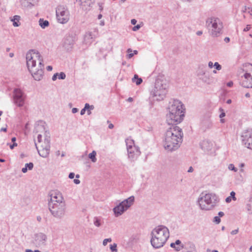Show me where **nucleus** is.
Masks as SVG:
<instances>
[{
	"mask_svg": "<svg viewBox=\"0 0 252 252\" xmlns=\"http://www.w3.org/2000/svg\"><path fill=\"white\" fill-rule=\"evenodd\" d=\"M128 158L130 161L135 160L140 155L139 148L136 146L134 141L131 138L126 139Z\"/></svg>",
	"mask_w": 252,
	"mask_h": 252,
	"instance_id": "obj_10",
	"label": "nucleus"
},
{
	"mask_svg": "<svg viewBox=\"0 0 252 252\" xmlns=\"http://www.w3.org/2000/svg\"><path fill=\"white\" fill-rule=\"evenodd\" d=\"M56 203H65L62 193L57 190L54 191L51 193L50 195V200L48 202V204Z\"/></svg>",
	"mask_w": 252,
	"mask_h": 252,
	"instance_id": "obj_18",
	"label": "nucleus"
},
{
	"mask_svg": "<svg viewBox=\"0 0 252 252\" xmlns=\"http://www.w3.org/2000/svg\"><path fill=\"white\" fill-rule=\"evenodd\" d=\"M111 241L112 239L111 238L105 239L103 241V245L106 246L108 242H111Z\"/></svg>",
	"mask_w": 252,
	"mask_h": 252,
	"instance_id": "obj_40",
	"label": "nucleus"
},
{
	"mask_svg": "<svg viewBox=\"0 0 252 252\" xmlns=\"http://www.w3.org/2000/svg\"><path fill=\"white\" fill-rule=\"evenodd\" d=\"M182 103L177 99L171 100L168 107L166 121L168 125H177L184 119L185 112Z\"/></svg>",
	"mask_w": 252,
	"mask_h": 252,
	"instance_id": "obj_4",
	"label": "nucleus"
},
{
	"mask_svg": "<svg viewBox=\"0 0 252 252\" xmlns=\"http://www.w3.org/2000/svg\"><path fill=\"white\" fill-rule=\"evenodd\" d=\"M219 202V197L214 193L202 192L197 199L200 209L205 211L213 210Z\"/></svg>",
	"mask_w": 252,
	"mask_h": 252,
	"instance_id": "obj_6",
	"label": "nucleus"
},
{
	"mask_svg": "<svg viewBox=\"0 0 252 252\" xmlns=\"http://www.w3.org/2000/svg\"><path fill=\"white\" fill-rule=\"evenodd\" d=\"M193 171V168H192V166H190L188 170V172L189 173H191V172H192Z\"/></svg>",
	"mask_w": 252,
	"mask_h": 252,
	"instance_id": "obj_56",
	"label": "nucleus"
},
{
	"mask_svg": "<svg viewBox=\"0 0 252 252\" xmlns=\"http://www.w3.org/2000/svg\"><path fill=\"white\" fill-rule=\"evenodd\" d=\"M78 111V109L76 108H73L72 109V112L73 114L77 113Z\"/></svg>",
	"mask_w": 252,
	"mask_h": 252,
	"instance_id": "obj_53",
	"label": "nucleus"
},
{
	"mask_svg": "<svg viewBox=\"0 0 252 252\" xmlns=\"http://www.w3.org/2000/svg\"><path fill=\"white\" fill-rule=\"evenodd\" d=\"M25 167H26V168L29 170H31L33 167V164L32 162L26 163L25 164Z\"/></svg>",
	"mask_w": 252,
	"mask_h": 252,
	"instance_id": "obj_33",
	"label": "nucleus"
},
{
	"mask_svg": "<svg viewBox=\"0 0 252 252\" xmlns=\"http://www.w3.org/2000/svg\"><path fill=\"white\" fill-rule=\"evenodd\" d=\"M74 183L75 184H80V181L79 180L77 179H75L73 181Z\"/></svg>",
	"mask_w": 252,
	"mask_h": 252,
	"instance_id": "obj_55",
	"label": "nucleus"
},
{
	"mask_svg": "<svg viewBox=\"0 0 252 252\" xmlns=\"http://www.w3.org/2000/svg\"><path fill=\"white\" fill-rule=\"evenodd\" d=\"M117 245L116 243H114L113 245H110V249L112 252H117L118 250L117 249Z\"/></svg>",
	"mask_w": 252,
	"mask_h": 252,
	"instance_id": "obj_31",
	"label": "nucleus"
},
{
	"mask_svg": "<svg viewBox=\"0 0 252 252\" xmlns=\"http://www.w3.org/2000/svg\"><path fill=\"white\" fill-rule=\"evenodd\" d=\"M47 240V235L42 232L35 233L32 237L31 243L36 247L44 246Z\"/></svg>",
	"mask_w": 252,
	"mask_h": 252,
	"instance_id": "obj_13",
	"label": "nucleus"
},
{
	"mask_svg": "<svg viewBox=\"0 0 252 252\" xmlns=\"http://www.w3.org/2000/svg\"><path fill=\"white\" fill-rule=\"evenodd\" d=\"M170 246L177 252H179L185 248V245L183 244L180 240H176L174 243H171Z\"/></svg>",
	"mask_w": 252,
	"mask_h": 252,
	"instance_id": "obj_20",
	"label": "nucleus"
},
{
	"mask_svg": "<svg viewBox=\"0 0 252 252\" xmlns=\"http://www.w3.org/2000/svg\"><path fill=\"white\" fill-rule=\"evenodd\" d=\"M235 192L233 191H231L230 194V196L226 197L225 199V201L227 203H230L232 200L234 201L236 200V198L235 197Z\"/></svg>",
	"mask_w": 252,
	"mask_h": 252,
	"instance_id": "obj_25",
	"label": "nucleus"
},
{
	"mask_svg": "<svg viewBox=\"0 0 252 252\" xmlns=\"http://www.w3.org/2000/svg\"><path fill=\"white\" fill-rule=\"evenodd\" d=\"M35 131L40 133L37 136V141L40 144V149L35 142L36 148L39 155L42 158H47L50 150V135L47 129L46 124L43 121L38 122L35 126Z\"/></svg>",
	"mask_w": 252,
	"mask_h": 252,
	"instance_id": "obj_2",
	"label": "nucleus"
},
{
	"mask_svg": "<svg viewBox=\"0 0 252 252\" xmlns=\"http://www.w3.org/2000/svg\"><path fill=\"white\" fill-rule=\"evenodd\" d=\"M200 146L204 151H209L213 147V143L208 140H204L200 143Z\"/></svg>",
	"mask_w": 252,
	"mask_h": 252,
	"instance_id": "obj_19",
	"label": "nucleus"
},
{
	"mask_svg": "<svg viewBox=\"0 0 252 252\" xmlns=\"http://www.w3.org/2000/svg\"><path fill=\"white\" fill-rule=\"evenodd\" d=\"M183 132L182 129L178 126L170 127L165 132L164 147L168 151H173L178 149L182 142Z\"/></svg>",
	"mask_w": 252,
	"mask_h": 252,
	"instance_id": "obj_3",
	"label": "nucleus"
},
{
	"mask_svg": "<svg viewBox=\"0 0 252 252\" xmlns=\"http://www.w3.org/2000/svg\"><path fill=\"white\" fill-rule=\"evenodd\" d=\"M214 67L218 70H220L222 68L221 65L218 62H215L214 63Z\"/></svg>",
	"mask_w": 252,
	"mask_h": 252,
	"instance_id": "obj_36",
	"label": "nucleus"
},
{
	"mask_svg": "<svg viewBox=\"0 0 252 252\" xmlns=\"http://www.w3.org/2000/svg\"><path fill=\"white\" fill-rule=\"evenodd\" d=\"M246 209L250 214H252V197L247 201Z\"/></svg>",
	"mask_w": 252,
	"mask_h": 252,
	"instance_id": "obj_24",
	"label": "nucleus"
},
{
	"mask_svg": "<svg viewBox=\"0 0 252 252\" xmlns=\"http://www.w3.org/2000/svg\"><path fill=\"white\" fill-rule=\"evenodd\" d=\"M241 140L245 147L252 150V129L245 130L242 132Z\"/></svg>",
	"mask_w": 252,
	"mask_h": 252,
	"instance_id": "obj_15",
	"label": "nucleus"
},
{
	"mask_svg": "<svg viewBox=\"0 0 252 252\" xmlns=\"http://www.w3.org/2000/svg\"><path fill=\"white\" fill-rule=\"evenodd\" d=\"M167 88L166 80L162 77H158L156 80L155 87L151 93L153 99L157 101L163 100L167 92Z\"/></svg>",
	"mask_w": 252,
	"mask_h": 252,
	"instance_id": "obj_7",
	"label": "nucleus"
},
{
	"mask_svg": "<svg viewBox=\"0 0 252 252\" xmlns=\"http://www.w3.org/2000/svg\"><path fill=\"white\" fill-rule=\"evenodd\" d=\"M141 28V26L140 25H137L136 26L133 27L132 28L133 31H137Z\"/></svg>",
	"mask_w": 252,
	"mask_h": 252,
	"instance_id": "obj_42",
	"label": "nucleus"
},
{
	"mask_svg": "<svg viewBox=\"0 0 252 252\" xmlns=\"http://www.w3.org/2000/svg\"><path fill=\"white\" fill-rule=\"evenodd\" d=\"M206 73V70L204 67L200 68V70L198 72V75H203Z\"/></svg>",
	"mask_w": 252,
	"mask_h": 252,
	"instance_id": "obj_41",
	"label": "nucleus"
},
{
	"mask_svg": "<svg viewBox=\"0 0 252 252\" xmlns=\"http://www.w3.org/2000/svg\"><path fill=\"white\" fill-rule=\"evenodd\" d=\"M249 8V7H247V6H245L243 9H242V12H244V13H248V9Z\"/></svg>",
	"mask_w": 252,
	"mask_h": 252,
	"instance_id": "obj_43",
	"label": "nucleus"
},
{
	"mask_svg": "<svg viewBox=\"0 0 252 252\" xmlns=\"http://www.w3.org/2000/svg\"><path fill=\"white\" fill-rule=\"evenodd\" d=\"M213 222L216 224H219L220 222V219L219 216H216L214 218Z\"/></svg>",
	"mask_w": 252,
	"mask_h": 252,
	"instance_id": "obj_39",
	"label": "nucleus"
},
{
	"mask_svg": "<svg viewBox=\"0 0 252 252\" xmlns=\"http://www.w3.org/2000/svg\"><path fill=\"white\" fill-rule=\"evenodd\" d=\"M16 140V137H12V138H11V141L13 142V143H16V142H15Z\"/></svg>",
	"mask_w": 252,
	"mask_h": 252,
	"instance_id": "obj_63",
	"label": "nucleus"
},
{
	"mask_svg": "<svg viewBox=\"0 0 252 252\" xmlns=\"http://www.w3.org/2000/svg\"><path fill=\"white\" fill-rule=\"evenodd\" d=\"M28 170V169H27V168H26V167H23V168L22 169V172H23V173H26V172H27Z\"/></svg>",
	"mask_w": 252,
	"mask_h": 252,
	"instance_id": "obj_58",
	"label": "nucleus"
},
{
	"mask_svg": "<svg viewBox=\"0 0 252 252\" xmlns=\"http://www.w3.org/2000/svg\"><path fill=\"white\" fill-rule=\"evenodd\" d=\"M114 127V125L112 124H110L108 125V128L110 129H112Z\"/></svg>",
	"mask_w": 252,
	"mask_h": 252,
	"instance_id": "obj_60",
	"label": "nucleus"
},
{
	"mask_svg": "<svg viewBox=\"0 0 252 252\" xmlns=\"http://www.w3.org/2000/svg\"><path fill=\"white\" fill-rule=\"evenodd\" d=\"M228 169L230 170H232V171H233L234 172H237V168H236L235 166H234V165L233 164H229L228 165Z\"/></svg>",
	"mask_w": 252,
	"mask_h": 252,
	"instance_id": "obj_35",
	"label": "nucleus"
},
{
	"mask_svg": "<svg viewBox=\"0 0 252 252\" xmlns=\"http://www.w3.org/2000/svg\"><path fill=\"white\" fill-rule=\"evenodd\" d=\"M96 153L95 151H93L92 153L89 154V158H90L92 162H95L97 160L96 158Z\"/></svg>",
	"mask_w": 252,
	"mask_h": 252,
	"instance_id": "obj_29",
	"label": "nucleus"
},
{
	"mask_svg": "<svg viewBox=\"0 0 252 252\" xmlns=\"http://www.w3.org/2000/svg\"><path fill=\"white\" fill-rule=\"evenodd\" d=\"M48 208L51 214L56 218L61 219L65 215V203L49 204Z\"/></svg>",
	"mask_w": 252,
	"mask_h": 252,
	"instance_id": "obj_11",
	"label": "nucleus"
},
{
	"mask_svg": "<svg viewBox=\"0 0 252 252\" xmlns=\"http://www.w3.org/2000/svg\"><path fill=\"white\" fill-rule=\"evenodd\" d=\"M226 85L227 86H228V87H231L233 86V82L232 81H229L228 82V83H227L226 84Z\"/></svg>",
	"mask_w": 252,
	"mask_h": 252,
	"instance_id": "obj_47",
	"label": "nucleus"
},
{
	"mask_svg": "<svg viewBox=\"0 0 252 252\" xmlns=\"http://www.w3.org/2000/svg\"><path fill=\"white\" fill-rule=\"evenodd\" d=\"M95 35L92 32H87L84 36V42L87 45H90L94 41Z\"/></svg>",
	"mask_w": 252,
	"mask_h": 252,
	"instance_id": "obj_21",
	"label": "nucleus"
},
{
	"mask_svg": "<svg viewBox=\"0 0 252 252\" xmlns=\"http://www.w3.org/2000/svg\"><path fill=\"white\" fill-rule=\"evenodd\" d=\"M94 225L97 227H99L101 225V223L100 222V220L97 218H94Z\"/></svg>",
	"mask_w": 252,
	"mask_h": 252,
	"instance_id": "obj_32",
	"label": "nucleus"
},
{
	"mask_svg": "<svg viewBox=\"0 0 252 252\" xmlns=\"http://www.w3.org/2000/svg\"><path fill=\"white\" fill-rule=\"evenodd\" d=\"M25 252H33V251L31 249H26Z\"/></svg>",
	"mask_w": 252,
	"mask_h": 252,
	"instance_id": "obj_64",
	"label": "nucleus"
},
{
	"mask_svg": "<svg viewBox=\"0 0 252 252\" xmlns=\"http://www.w3.org/2000/svg\"><path fill=\"white\" fill-rule=\"evenodd\" d=\"M248 10V13L252 16V8L249 7Z\"/></svg>",
	"mask_w": 252,
	"mask_h": 252,
	"instance_id": "obj_59",
	"label": "nucleus"
},
{
	"mask_svg": "<svg viewBox=\"0 0 252 252\" xmlns=\"http://www.w3.org/2000/svg\"><path fill=\"white\" fill-rule=\"evenodd\" d=\"M46 69H47V71H52V69H53V67H52V66H51V65H48V66H47L46 67Z\"/></svg>",
	"mask_w": 252,
	"mask_h": 252,
	"instance_id": "obj_52",
	"label": "nucleus"
},
{
	"mask_svg": "<svg viewBox=\"0 0 252 252\" xmlns=\"http://www.w3.org/2000/svg\"><path fill=\"white\" fill-rule=\"evenodd\" d=\"M26 95L23 91L19 88H15L13 92L14 103L18 107H21L25 104Z\"/></svg>",
	"mask_w": 252,
	"mask_h": 252,
	"instance_id": "obj_12",
	"label": "nucleus"
},
{
	"mask_svg": "<svg viewBox=\"0 0 252 252\" xmlns=\"http://www.w3.org/2000/svg\"><path fill=\"white\" fill-rule=\"evenodd\" d=\"M206 26L210 34L213 37H217L222 33L223 23L218 17H211L206 20Z\"/></svg>",
	"mask_w": 252,
	"mask_h": 252,
	"instance_id": "obj_8",
	"label": "nucleus"
},
{
	"mask_svg": "<svg viewBox=\"0 0 252 252\" xmlns=\"http://www.w3.org/2000/svg\"><path fill=\"white\" fill-rule=\"evenodd\" d=\"M132 81L135 83L137 85L141 84L142 82V79L139 78L137 74H135L133 78L132 79Z\"/></svg>",
	"mask_w": 252,
	"mask_h": 252,
	"instance_id": "obj_27",
	"label": "nucleus"
},
{
	"mask_svg": "<svg viewBox=\"0 0 252 252\" xmlns=\"http://www.w3.org/2000/svg\"><path fill=\"white\" fill-rule=\"evenodd\" d=\"M74 176H75V174L73 172L70 173L68 175L69 178L71 179H73L74 178Z\"/></svg>",
	"mask_w": 252,
	"mask_h": 252,
	"instance_id": "obj_46",
	"label": "nucleus"
},
{
	"mask_svg": "<svg viewBox=\"0 0 252 252\" xmlns=\"http://www.w3.org/2000/svg\"><path fill=\"white\" fill-rule=\"evenodd\" d=\"M219 111L220 112V114L219 115V117L220 118H223L225 116V113L223 110V109L222 108H220L219 109Z\"/></svg>",
	"mask_w": 252,
	"mask_h": 252,
	"instance_id": "obj_37",
	"label": "nucleus"
},
{
	"mask_svg": "<svg viewBox=\"0 0 252 252\" xmlns=\"http://www.w3.org/2000/svg\"><path fill=\"white\" fill-rule=\"evenodd\" d=\"M238 232V229H235V230H232V231L231 232V234L232 235H235V234H236Z\"/></svg>",
	"mask_w": 252,
	"mask_h": 252,
	"instance_id": "obj_50",
	"label": "nucleus"
},
{
	"mask_svg": "<svg viewBox=\"0 0 252 252\" xmlns=\"http://www.w3.org/2000/svg\"><path fill=\"white\" fill-rule=\"evenodd\" d=\"M151 244L155 249L162 247L169 237L168 228L164 225H160L156 227L151 232Z\"/></svg>",
	"mask_w": 252,
	"mask_h": 252,
	"instance_id": "obj_5",
	"label": "nucleus"
},
{
	"mask_svg": "<svg viewBox=\"0 0 252 252\" xmlns=\"http://www.w3.org/2000/svg\"><path fill=\"white\" fill-rule=\"evenodd\" d=\"M136 23H137V20L136 19H132L131 20V24L132 25H135L136 24Z\"/></svg>",
	"mask_w": 252,
	"mask_h": 252,
	"instance_id": "obj_51",
	"label": "nucleus"
},
{
	"mask_svg": "<svg viewBox=\"0 0 252 252\" xmlns=\"http://www.w3.org/2000/svg\"><path fill=\"white\" fill-rule=\"evenodd\" d=\"M94 109V105H90L89 103H86L84 108H83L80 112V114L83 115L85 114V112L87 110L91 109L93 110Z\"/></svg>",
	"mask_w": 252,
	"mask_h": 252,
	"instance_id": "obj_23",
	"label": "nucleus"
},
{
	"mask_svg": "<svg viewBox=\"0 0 252 252\" xmlns=\"http://www.w3.org/2000/svg\"><path fill=\"white\" fill-rule=\"evenodd\" d=\"M17 146V144L16 143H14L12 144H10L9 147L11 149H13L15 147H16Z\"/></svg>",
	"mask_w": 252,
	"mask_h": 252,
	"instance_id": "obj_48",
	"label": "nucleus"
},
{
	"mask_svg": "<svg viewBox=\"0 0 252 252\" xmlns=\"http://www.w3.org/2000/svg\"><path fill=\"white\" fill-rule=\"evenodd\" d=\"M7 131V128L6 127H2L0 129V131L6 132Z\"/></svg>",
	"mask_w": 252,
	"mask_h": 252,
	"instance_id": "obj_62",
	"label": "nucleus"
},
{
	"mask_svg": "<svg viewBox=\"0 0 252 252\" xmlns=\"http://www.w3.org/2000/svg\"><path fill=\"white\" fill-rule=\"evenodd\" d=\"M251 28V25H247L246 27L244 28V32H247L249 31Z\"/></svg>",
	"mask_w": 252,
	"mask_h": 252,
	"instance_id": "obj_44",
	"label": "nucleus"
},
{
	"mask_svg": "<svg viewBox=\"0 0 252 252\" xmlns=\"http://www.w3.org/2000/svg\"><path fill=\"white\" fill-rule=\"evenodd\" d=\"M202 34V32L201 31H199L196 32V34L197 35H201Z\"/></svg>",
	"mask_w": 252,
	"mask_h": 252,
	"instance_id": "obj_61",
	"label": "nucleus"
},
{
	"mask_svg": "<svg viewBox=\"0 0 252 252\" xmlns=\"http://www.w3.org/2000/svg\"><path fill=\"white\" fill-rule=\"evenodd\" d=\"M58 78L59 79H64L66 77V75L64 72H60L59 74L58 73Z\"/></svg>",
	"mask_w": 252,
	"mask_h": 252,
	"instance_id": "obj_38",
	"label": "nucleus"
},
{
	"mask_svg": "<svg viewBox=\"0 0 252 252\" xmlns=\"http://www.w3.org/2000/svg\"><path fill=\"white\" fill-rule=\"evenodd\" d=\"M56 16L58 21L61 24L66 23L69 19V12L65 7L60 6L56 9Z\"/></svg>",
	"mask_w": 252,
	"mask_h": 252,
	"instance_id": "obj_14",
	"label": "nucleus"
},
{
	"mask_svg": "<svg viewBox=\"0 0 252 252\" xmlns=\"http://www.w3.org/2000/svg\"><path fill=\"white\" fill-rule=\"evenodd\" d=\"M218 215H219V217L220 218V217H223L224 215V214L223 212L220 211V212H219Z\"/></svg>",
	"mask_w": 252,
	"mask_h": 252,
	"instance_id": "obj_54",
	"label": "nucleus"
},
{
	"mask_svg": "<svg viewBox=\"0 0 252 252\" xmlns=\"http://www.w3.org/2000/svg\"><path fill=\"white\" fill-rule=\"evenodd\" d=\"M214 63L210 61L208 63V66L210 68H212L214 67Z\"/></svg>",
	"mask_w": 252,
	"mask_h": 252,
	"instance_id": "obj_49",
	"label": "nucleus"
},
{
	"mask_svg": "<svg viewBox=\"0 0 252 252\" xmlns=\"http://www.w3.org/2000/svg\"><path fill=\"white\" fill-rule=\"evenodd\" d=\"M224 41L225 42H226V43L229 42L230 41V38H229V37H225V38H224Z\"/></svg>",
	"mask_w": 252,
	"mask_h": 252,
	"instance_id": "obj_57",
	"label": "nucleus"
},
{
	"mask_svg": "<svg viewBox=\"0 0 252 252\" xmlns=\"http://www.w3.org/2000/svg\"><path fill=\"white\" fill-rule=\"evenodd\" d=\"M134 200V196H130L119 203L113 209L115 216L118 217L123 215L133 204Z\"/></svg>",
	"mask_w": 252,
	"mask_h": 252,
	"instance_id": "obj_9",
	"label": "nucleus"
},
{
	"mask_svg": "<svg viewBox=\"0 0 252 252\" xmlns=\"http://www.w3.org/2000/svg\"><path fill=\"white\" fill-rule=\"evenodd\" d=\"M20 19V17L18 15H15L13 17V18L12 19V21H13V25L14 27H17L19 26L20 24H19V21Z\"/></svg>",
	"mask_w": 252,
	"mask_h": 252,
	"instance_id": "obj_28",
	"label": "nucleus"
},
{
	"mask_svg": "<svg viewBox=\"0 0 252 252\" xmlns=\"http://www.w3.org/2000/svg\"><path fill=\"white\" fill-rule=\"evenodd\" d=\"M49 24V22L47 20H44L43 19H40L39 20V25L42 29L48 27Z\"/></svg>",
	"mask_w": 252,
	"mask_h": 252,
	"instance_id": "obj_26",
	"label": "nucleus"
},
{
	"mask_svg": "<svg viewBox=\"0 0 252 252\" xmlns=\"http://www.w3.org/2000/svg\"><path fill=\"white\" fill-rule=\"evenodd\" d=\"M26 63L28 70L36 81L41 80L44 75L43 59L40 53L31 50L26 54Z\"/></svg>",
	"mask_w": 252,
	"mask_h": 252,
	"instance_id": "obj_1",
	"label": "nucleus"
},
{
	"mask_svg": "<svg viewBox=\"0 0 252 252\" xmlns=\"http://www.w3.org/2000/svg\"><path fill=\"white\" fill-rule=\"evenodd\" d=\"M132 52V50L130 48H128L127 50V52L128 53V54L126 55L127 58L130 59L133 56L134 54L132 53H131Z\"/></svg>",
	"mask_w": 252,
	"mask_h": 252,
	"instance_id": "obj_34",
	"label": "nucleus"
},
{
	"mask_svg": "<svg viewBox=\"0 0 252 252\" xmlns=\"http://www.w3.org/2000/svg\"><path fill=\"white\" fill-rule=\"evenodd\" d=\"M240 84L244 88H252V76L248 72H245L241 77Z\"/></svg>",
	"mask_w": 252,
	"mask_h": 252,
	"instance_id": "obj_17",
	"label": "nucleus"
},
{
	"mask_svg": "<svg viewBox=\"0 0 252 252\" xmlns=\"http://www.w3.org/2000/svg\"><path fill=\"white\" fill-rule=\"evenodd\" d=\"M27 3V7H32L34 5L37 0H24Z\"/></svg>",
	"mask_w": 252,
	"mask_h": 252,
	"instance_id": "obj_30",
	"label": "nucleus"
},
{
	"mask_svg": "<svg viewBox=\"0 0 252 252\" xmlns=\"http://www.w3.org/2000/svg\"><path fill=\"white\" fill-rule=\"evenodd\" d=\"M58 73H56L55 74H54L53 75V76H52V79L53 81H55L56 80L57 78V77H58Z\"/></svg>",
	"mask_w": 252,
	"mask_h": 252,
	"instance_id": "obj_45",
	"label": "nucleus"
},
{
	"mask_svg": "<svg viewBox=\"0 0 252 252\" xmlns=\"http://www.w3.org/2000/svg\"><path fill=\"white\" fill-rule=\"evenodd\" d=\"M184 249V252H197L195 245L190 242L186 244Z\"/></svg>",
	"mask_w": 252,
	"mask_h": 252,
	"instance_id": "obj_22",
	"label": "nucleus"
},
{
	"mask_svg": "<svg viewBox=\"0 0 252 252\" xmlns=\"http://www.w3.org/2000/svg\"><path fill=\"white\" fill-rule=\"evenodd\" d=\"M76 40V37L74 34L66 35L63 41V46L67 51L71 50Z\"/></svg>",
	"mask_w": 252,
	"mask_h": 252,
	"instance_id": "obj_16",
	"label": "nucleus"
}]
</instances>
